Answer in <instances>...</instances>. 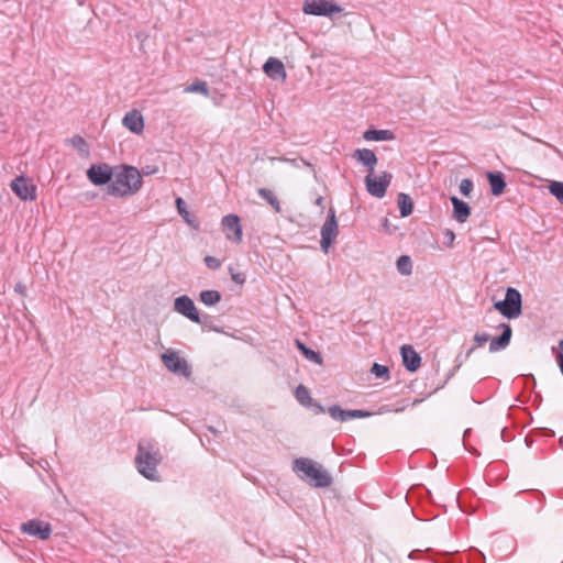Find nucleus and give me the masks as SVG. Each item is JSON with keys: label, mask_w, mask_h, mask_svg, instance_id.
I'll return each mask as SVG.
<instances>
[{"label": "nucleus", "mask_w": 563, "mask_h": 563, "mask_svg": "<svg viewBox=\"0 0 563 563\" xmlns=\"http://www.w3.org/2000/svg\"><path fill=\"white\" fill-rule=\"evenodd\" d=\"M162 461V454L157 445L147 439L139 442L135 465L140 474L150 481H158L157 465Z\"/></svg>", "instance_id": "1"}, {"label": "nucleus", "mask_w": 563, "mask_h": 563, "mask_svg": "<svg viewBox=\"0 0 563 563\" xmlns=\"http://www.w3.org/2000/svg\"><path fill=\"white\" fill-rule=\"evenodd\" d=\"M142 186V177L137 168L123 166L114 174V179L107 187V194L114 197L133 195Z\"/></svg>", "instance_id": "2"}, {"label": "nucleus", "mask_w": 563, "mask_h": 563, "mask_svg": "<svg viewBox=\"0 0 563 563\" xmlns=\"http://www.w3.org/2000/svg\"><path fill=\"white\" fill-rule=\"evenodd\" d=\"M292 470L301 474L300 477L313 487H329L332 484L330 473L321 464L311 459H296L292 463Z\"/></svg>", "instance_id": "3"}, {"label": "nucleus", "mask_w": 563, "mask_h": 563, "mask_svg": "<svg viewBox=\"0 0 563 563\" xmlns=\"http://www.w3.org/2000/svg\"><path fill=\"white\" fill-rule=\"evenodd\" d=\"M494 308L508 319L519 317L522 311L521 294L516 288L508 287L505 299L496 301Z\"/></svg>", "instance_id": "4"}, {"label": "nucleus", "mask_w": 563, "mask_h": 563, "mask_svg": "<svg viewBox=\"0 0 563 563\" xmlns=\"http://www.w3.org/2000/svg\"><path fill=\"white\" fill-rule=\"evenodd\" d=\"M174 310L195 323H199L203 327H209L211 330L218 331L216 328L209 325V317H205L203 319L200 318L192 299L186 295L179 296L174 300Z\"/></svg>", "instance_id": "5"}, {"label": "nucleus", "mask_w": 563, "mask_h": 563, "mask_svg": "<svg viewBox=\"0 0 563 563\" xmlns=\"http://www.w3.org/2000/svg\"><path fill=\"white\" fill-rule=\"evenodd\" d=\"M302 11L309 15L332 16L335 13H341L343 8L331 0H305Z\"/></svg>", "instance_id": "6"}, {"label": "nucleus", "mask_w": 563, "mask_h": 563, "mask_svg": "<svg viewBox=\"0 0 563 563\" xmlns=\"http://www.w3.org/2000/svg\"><path fill=\"white\" fill-rule=\"evenodd\" d=\"M339 229L335 217V211L333 208L329 209V214L321 227V240L320 246L324 253L329 252V249L333 242V240L338 236Z\"/></svg>", "instance_id": "7"}, {"label": "nucleus", "mask_w": 563, "mask_h": 563, "mask_svg": "<svg viewBox=\"0 0 563 563\" xmlns=\"http://www.w3.org/2000/svg\"><path fill=\"white\" fill-rule=\"evenodd\" d=\"M391 179L393 175L389 172H383L379 177H374L373 174H368L365 177L366 190L373 197L383 198L386 195Z\"/></svg>", "instance_id": "8"}, {"label": "nucleus", "mask_w": 563, "mask_h": 563, "mask_svg": "<svg viewBox=\"0 0 563 563\" xmlns=\"http://www.w3.org/2000/svg\"><path fill=\"white\" fill-rule=\"evenodd\" d=\"M162 361L166 368L172 373L180 374L185 377H189L191 374L187 361L180 357L175 351L165 352L162 355Z\"/></svg>", "instance_id": "9"}, {"label": "nucleus", "mask_w": 563, "mask_h": 563, "mask_svg": "<svg viewBox=\"0 0 563 563\" xmlns=\"http://www.w3.org/2000/svg\"><path fill=\"white\" fill-rule=\"evenodd\" d=\"M10 187L21 200L27 201L36 198V186L31 179H27L24 176L14 178L11 181Z\"/></svg>", "instance_id": "10"}, {"label": "nucleus", "mask_w": 563, "mask_h": 563, "mask_svg": "<svg viewBox=\"0 0 563 563\" xmlns=\"http://www.w3.org/2000/svg\"><path fill=\"white\" fill-rule=\"evenodd\" d=\"M88 179L96 186L108 184L113 177V170L108 164L91 165L87 170Z\"/></svg>", "instance_id": "11"}, {"label": "nucleus", "mask_w": 563, "mask_h": 563, "mask_svg": "<svg viewBox=\"0 0 563 563\" xmlns=\"http://www.w3.org/2000/svg\"><path fill=\"white\" fill-rule=\"evenodd\" d=\"M22 532L37 537L41 540H47L51 537L52 528L49 523L40 520H29L21 526Z\"/></svg>", "instance_id": "12"}, {"label": "nucleus", "mask_w": 563, "mask_h": 563, "mask_svg": "<svg viewBox=\"0 0 563 563\" xmlns=\"http://www.w3.org/2000/svg\"><path fill=\"white\" fill-rule=\"evenodd\" d=\"M222 227L227 239L236 243L242 241V227L240 224V218L236 214L224 216L222 219Z\"/></svg>", "instance_id": "13"}, {"label": "nucleus", "mask_w": 563, "mask_h": 563, "mask_svg": "<svg viewBox=\"0 0 563 563\" xmlns=\"http://www.w3.org/2000/svg\"><path fill=\"white\" fill-rule=\"evenodd\" d=\"M499 328L503 330L501 334L499 336L490 339L489 352L492 353L505 350L509 345L511 340V327L507 323H500Z\"/></svg>", "instance_id": "14"}, {"label": "nucleus", "mask_w": 563, "mask_h": 563, "mask_svg": "<svg viewBox=\"0 0 563 563\" xmlns=\"http://www.w3.org/2000/svg\"><path fill=\"white\" fill-rule=\"evenodd\" d=\"M404 366L409 372H416L421 365V356L411 345L405 344L400 347Z\"/></svg>", "instance_id": "15"}, {"label": "nucleus", "mask_w": 563, "mask_h": 563, "mask_svg": "<svg viewBox=\"0 0 563 563\" xmlns=\"http://www.w3.org/2000/svg\"><path fill=\"white\" fill-rule=\"evenodd\" d=\"M263 70L265 71V74L268 77H271L272 79H275V80H278V79L285 80L287 77L284 64L278 58H275V57H269L265 62V64L263 66Z\"/></svg>", "instance_id": "16"}, {"label": "nucleus", "mask_w": 563, "mask_h": 563, "mask_svg": "<svg viewBox=\"0 0 563 563\" xmlns=\"http://www.w3.org/2000/svg\"><path fill=\"white\" fill-rule=\"evenodd\" d=\"M122 123L128 130L136 134L141 133L144 129L143 115L136 110L125 113Z\"/></svg>", "instance_id": "17"}, {"label": "nucleus", "mask_w": 563, "mask_h": 563, "mask_svg": "<svg viewBox=\"0 0 563 563\" xmlns=\"http://www.w3.org/2000/svg\"><path fill=\"white\" fill-rule=\"evenodd\" d=\"M353 157L367 167L368 174H373L377 164V157L372 150L357 148L353 153Z\"/></svg>", "instance_id": "18"}, {"label": "nucleus", "mask_w": 563, "mask_h": 563, "mask_svg": "<svg viewBox=\"0 0 563 563\" xmlns=\"http://www.w3.org/2000/svg\"><path fill=\"white\" fill-rule=\"evenodd\" d=\"M450 200L453 205L454 219L460 223H464L471 214L470 206L465 201L459 199L455 196H452Z\"/></svg>", "instance_id": "19"}, {"label": "nucleus", "mask_w": 563, "mask_h": 563, "mask_svg": "<svg viewBox=\"0 0 563 563\" xmlns=\"http://www.w3.org/2000/svg\"><path fill=\"white\" fill-rule=\"evenodd\" d=\"M486 177L490 186L492 195L500 196L506 188L504 174L500 172H487Z\"/></svg>", "instance_id": "20"}, {"label": "nucleus", "mask_w": 563, "mask_h": 563, "mask_svg": "<svg viewBox=\"0 0 563 563\" xmlns=\"http://www.w3.org/2000/svg\"><path fill=\"white\" fill-rule=\"evenodd\" d=\"M364 140L366 141H389L393 140L394 133L389 130H374L369 129L363 134Z\"/></svg>", "instance_id": "21"}, {"label": "nucleus", "mask_w": 563, "mask_h": 563, "mask_svg": "<svg viewBox=\"0 0 563 563\" xmlns=\"http://www.w3.org/2000/svg\"><path fill=\"white\" fill-rule=\"evenodd\" d=\"M397 203L401 217H408L412 213L413 202L409 195L400 192L397 197Z\"/></svg>", "instance_id": "22"}, {"label": "nucleus", "mask_w": 563, "mask_h": 563, "mask_svg": "<svg viewBox=\"0 0 563 563\" xmlns=\"http://www.w3.org/2000/svg\"><path fill=\"white\" fill-rule=\"evenodd\" d=\"M221 298L222 296L218 290H202L199 295V300L208 307L216 306L221 301Z\"/></svg>", "instance_id": "23"}, {"label": "nucleus", "mask_w": 563, "mask_h": 563, "mask_svg": "<svg viewBox=\"0 0 563 563\" xmlns=\"http://www.w3.org/2000/svg\"><path fill=\"white\" fill-rule=\"evenodd\" d=\"M257 194L275 210V212H280L282 209L279 200L271 189L260 188Z\"/></svg>", "instance_id": "24"}, {"label": "nucleus", "mask_w": 563, "mask_h": 563, "mask_svg": "<svg viewBox=\"0 0 563 563\" xmlns=\"http://www.w3.org/2000/svg\"><path fill=\"white\" fill-rule=\"evenodd\" d=\"M296 345L298 350L308 358L309 361L321 364L322 363V356L319 352H316L309 347H307L301 341L296 340Z\"/></svg>", "instance_id": "25"}, {"label": "nucleus", "mask_w": 563, "mask_h": 563, "mask_svg": "<svg viewBox=\"0 0 563 563\" xmlns=\"http://www.w3.org/2000/svg\"><path fill=\"white\" fill-rule=\"evenodd\" d=\"M397 271L402 276H409L412 273V262L410 256L401 255L396 262Z\"/></svg>", "instance_id": "26"}, {"label": "nucleus", "mask_w": 563, "mask_h": 563, "mask_svg": "<svg viewBox=\"0 0 563 563\" xmlns=\"http://www.w3.org/2000/svg\"><path fill=\"white\" fill-rule=\"evenodd\" d=\"M185 92H199L206 97L209 96V89L206 81H195L185 88Z\"/></svg>", "instance_id": "27"}, {"label": "nucleus", "mask_w": 563, "mask_h": 563, "mask_svg": "<svg viewBox=\"0 0 563 563\" xmlns=\"http://www.w3.org/2000/svg\"><path fill=\"white\" fill-rule=\"evenodd\" d=\"M295 397L301 405H308L311 400L310 391L303 385H299L295 390Z\"/></svg>", "instance_id": "28"}, {"label": "nucleus", "mask_w": 563, "mask_h": 563, "mask_svg": "<svg viewBox=\"0 0 563 563\" xmlns=\"http://www.w3.org/2000/svg\"><path fill=\"white\" fill-rule=\"evenodd\" d=\"M549 191L553 195L559 202L563 206V181H552L549 185Z\"/></svg>", "instance_id": "29"}, {"label": "nucleus", "mask_w": 563, "mask_h": 563, "mask_svg": "<svg viewBox=\"0 0 563 563\" xmlns=\"http://www.w3.org/2000/svg\"><path fill=\"white\" fill-rule=\"evenodd\" d=\"M371 373L375 375L377 378H389V369L385 365H380L378 363H374Z\"/></svg>", "instance_id": "30"}, {"label": "nucleus", "mask_w": 563, "mask_h": 563, "mask_svg": "<svg viewBox=\"0 0 563 563\" xmlns=\"http://www.w3.org/2000/svg\"><path fill=\"white\" fill-rule=\"evenodd\" d=\"M71 144L74 147H76L79 152L81 153H87V143L86 141L84 140V137L79 136V135H75L73 139H71Z\"/></svg>", "instance_id": "31"}, {"label": "nucleus", "mask_w": 563, "mask_h": 563, "mask_svg": "<svg viewBox=\"0 0 563 563\" xmlns=\"http://www.w3.org/2000/svg\"><path fill=\"white\" fill-rule=\"evenodd\" d=\"M473 190V181L468 178L462 179L460 183V192L463 196H468Z\"/></svg>", "instance_id": "32"}, {"label": "nucleus", "mask_w": 563, "mask_h": 563, "mask_svg": "<svg viewBox=\"0 0 563 563\" xmlns=\"http://www.w3.org/2000/svg\"><path fill=\"white\" fill-rule=\"evenodd\" d=\"M205 264L210 269H218L221 267V261L214 256L208 255L205 257Z\"/></svg>", "instance_id": "33"}, {"label": "nucleus", "mask_w": 563, "mask_h": 563, "mask_svg": "<svg viewBox=\"0 0 563 563\" xmlns=\"http://www.w3.org/2000/svg\"><path fill=\"white\" fill-rule=\"evenodd\" d=\"M328 412L330 417L333 418L334 420L340 421L342 418V408L338 405L329 407Z\"/></svg>", "instance_id": "34"}, {"label": "nucleus", "mask_w": 563, "mask_h": 563, "mask_svg": "<svg viewBox=\"0 0 563 563\" xmlns=\"http://www.w3.org/2000/svg\"><path fill=\"white\" fill-rule=\"evenodd\" d=\"M371 412L360 409H350V419L366 418L369 417Z\"/></svg>", "instance_id": "35"}, {"label": "nucleus", "mask_w": 563, "mask_h": 563, "mask_svg": "<svg viewBox=\"0 0 563 563\" xmlns=\"http://www.w3.org/2000/svg\"><path fill=\"white\" fill-rule=\"evenodd\" d=\"M474 341L477 343V345H482L486 343L487 341H490V335L488 333H476L474 335Z\"/></svg>", "instance_id": "36"}, {"label": "nucleus", "mask_w": 563, "mask_h": 563, "mask_svg": "<svg viewBox=\"0 0 563 563\" xmlns=\"http://www.w3.org/2000/svg\"><path fill=\"white\" fill-rule=\"evenodd\" d=\"M278 159L283 161V162H287V163L291 164L296 168L300 167V163H302L303 165L310 166V164L308 162H306L305 159H302V158L301 159H289V158L280 157Z\"/></svg>", "instance_id": "37"}, {"label": "nucleus", "mask_w": 563, "mask_h": 563, "mask_svg": "<svg viewBox=\"0 0 563 563\" xmlns=\"http://www.w3.org/2000/svg\"><path fill=\"white\" fill-rule=\"evenodd\" d=\"M559 346H560V352L556 356V361H558L560 371L563 375V340L560 341Z\"/></svg>", "instance_id": "38"}, {"label": "nucleus", "mask_w": 563, "mask_h": 563, "mask_svg": "<svg viewBox=\"0 0 563 563\" xmlns=\"http://www.w3.org/2000/svg\"><path fill=\"white\" fill-rule=\"evenodd\" d=\"M231 277L234 283L240 284V285L244 284V282H245V278L241 273H233L231 271Z\"/></svg>", "instance_id": "39"}, {"label": "nucleus", "mask_w": 563, "mask_h": 563, "mask_svg": "<svg viewBox=\"0 0 563 563\" xmlns=\"http://www.w3.org/2000/svg\"><path fill=\"white\" fill-rule=\"evenodd\" d=\"M176 206L180 214L187 213L185 209V201L181 198L176 199Z\"/></svg>", "instance_id": "40"}, {"label": "nucleus", "mask_w": 563, "mask_h": 563, "mask_svg": "<svg viewBox=\"0 0 563 563\" xmlns=\"http://www.w3.org/2000/svg\"><path fill=\"white\" fill-rule=\"evenodd\" d=\"M15 291L21 294L22 296L25 295V288H24V286L21 283L15 285Z\"/></svg>", "instance_id": "41"}, {"label": "nucleus", "mask_w": 563, "mask_h": 563, "mask_svg": "<svg viewBox=\"0 0 563 563\" xmlns=\"http://www.w3.org/2000/svg\"><path fill=\"white\" fill-rule=\"evenodd\" d=\"M350 420V410L342 409V418L340 421H347Z\"/></svg>", "instance_id": "42"}, {"label": "nucleus", "mask_w": 563, "mask_h": 563, "mask_svg": "<svg viewBox=\"0 0 563 563\" xmlns=\"http://www.w3.org/2000/svg\"><path fill=\"white\" fill-rule=\"evenodd\" d=\"M445 235L448 236V239L450 240V243H452L455 239V234L453 233V231L451 230H446L445 231Z\"/></svg>", "instance_id": "43"}, {"label": "nucleus", "mask_w": 563, "mask_h": 563, "mask_svg": "<svg viewBox=\"0 0 563 563\" xmlns=\"http://www.w3.org/2000/svg\"><path fill=\"white\" fill-rule=\"evenodd\" d=\"M383 227L386 231L390 232L389 231V222H388V219L387 218H384L383 219Z\"/></svg>", "instance_id": "44"}, {"label": "nucleus", "mask_w": 563, "mask_h": 563, "mask_svg": "<svg viewBox=\"0 0 563 563\" xmlns=\"http://www.w3.org/2000/svg\"><path fill=\"white\" fill-rule=\"evenodd\" d=\"M314 203L319 207H323V197H318L314 201Z\"/></svg>", "instance_id": "45"}, {"label": "nucleus", "mask_w": 563, "mask_h": 563, "mask_svg": "<svg viewBox=\"0 0 563 563\" xmlns=\"http://www.w3.org/2000/svg\"><path fill=\"white\" fill-rule=\"evenodd\" d=\"M475 351V347H471L467 353H466V357H468L473 352Z\"/></svg>", "instance_id": "46"}, {"label": "nucleus", "mask_w": 563, "mask_h": 563, "mask_svg": "<svg viewBox=\"0 0 563 563\" xmlns=\"http://www.w3.org/2000/svg\"><path fill=\"white\" fill-rule=\"evenodd\" d=\"M208 430L212 432L213 434H217L218 431L213 427H208Z\"/></svg>", "instance_id": "47"}]
</instances>
